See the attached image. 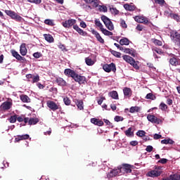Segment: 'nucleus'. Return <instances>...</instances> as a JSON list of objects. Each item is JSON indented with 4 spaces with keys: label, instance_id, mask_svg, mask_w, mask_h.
Wrapping results in <instances>:
<instances>
[{
    "label": "nucleus",
    "instance_id": "54",
    "mask_svg": "<svg viewBox=\"0 0 180 180\" xmlns=\"http://www.w3.org/2000/svg\"><path fill=\"white\" fill-rule=\"evenodd\" d=\"M120 26L122 27H124V29H127V24H126V21H124V20H121V21H120Z\"/></svg>",
    "mask_w": 180,
    "mask_h": 180
},
{
    "label": "nucleus",
    "instance_id": "53",
    "mask_svg": "<svg viewBox=\"0 0 180 180\" xmlns=\"http://www.w3.org/2000/svg\"><path fill=\"white\" fill-rule=\"evenodd\" d=\"M77 32L81 36H86V34H87L86 32L83 31L82 29H81V28H79Z\"/></svg>",
    "mask_w": 180,
    "mask_h": 180
},
{
    "label": "nucleus",
    "instance_id": "49",
    "mask_svg": "<svg viewBox=\"0 0 180 180\" xmlns=\"http://www.w3.org/2000/svg\"><path fill=\"white\" fill-rule=\"evenodd\" d=\"M160 109H161V110H167V109H168V106L167 105V104L161 103L160 104Z\"/></svg>",
    "mask_w": 180,
    "mask_h": 180
},
{
    "label": "nucleus",
    "instance_id": "57",
    "mask_svg": "<svg viewBox=\"0 0 180 180\" xmlns=\"http://www.w3.org/2000/svg\"><path fill=\"white\" fill-rule=\"evenodd\" d=\"M162 138V135L158 134H155L153 135V139L154 140H160V139Z\"/></svg>",
    "mask_w": 180,
    "mask_h": 180
},
{
    "label": "nucleus",
    "instance_id": "5",
    "mask_svg": "<svg viewBox=\"0 0 180 180\" xmlns=\"http://www.w3.org/2000/svg\"><path fill=\"white\" fill-rule=\"evenodd\" d=\"M103 69L105 72H116V65L114 63H111L110 64H105L103 65Z\"/></svg>",
    "mask_w": 180,
    "mask_h": 180
},
{
    "label": "nucleus",
    "instance_id": "50",
    "mask_svg": "<svg viewBox=\"0 0 180 180\" xmlns=\"http://www.w3.org/2000/svg\"><path fill=\"white\" fill-rule=\"evenodd\" d=\"M45 25H48L49 26H54V23L53 22V20L47 19L44 20Z\"/></svg>",
    "mask_w": 180,
    "mask_h": 180
},
{
    "label": "nucleus",
    "instance_id": "38",
    "mask_svg": "<svg viewBox=\"0 0 180 180\" xmlns=\"http://www.w3.org/2000/svg\"><path fill=\"white\" fill-rule=\"evenodd\" d=\"M161 143L162 144H173L174 141L171 139H163V140L161 141Z\"/></svg>",
    "mask_w": 180,
    "mask_h": 180
},
{
    "label": "nucleus",
    "instance_id": "44",
    "mask_svg": "<svg viewBox=\"0 0 180 180\" xmlns=\"http://www.w3.org/2000/svg\"><path fill=\"white\" fill-rule=\"evenodd\" d=\"M136 136H138V137H144L146 136V132L143 130H139L136 132Z\"/></svg>",
    "mask_w": 180,
    "mask_h": 180
},
{
    "label": "nucleus",
    "instance_id": "11",
    "mask_svg": "<svg viewBox=\"0 0 180 180\" xmlns=\"http://www.w3.org/2000/svg\"><path fill=\"white\" fill-rule=\"evenodd\" d=\"M77 23V20L75 19H70L65 20V22H63V27H66L68 29H70V27H72L74 25Z\"/></svg>",
    "mask_w": 180,
    "mask_h": 180
},
{
    "label": "nucleus",
    "instance_id": "40",
    "mask_svg": "<svg viewBox=\"0 0 180 180\" xmlns=\"http://www.w3.org/2000/svg\"><path fill=\"white\" fill-rule=\"evenodd\" d=\"M152 41L155 46H162V41L156 39H152Z\"/></svg>",
    "mask_w": 180,
    "mask_h": 180
},
{
    "label": "nucleus",
    "instance_id": "51",
    "mask_svg": "<svg viewBox=\"0 0 180 180\" xmlns=\"http://www.w3.org/2000/svg\"><path fill=\"white\" fill-rule=\"evenodd\" d=\"M33 57H34V58H40V57H43V54L40 52H35L33 53Z\"/></svg>",
    "mask_w": 180,
    "mask_h": 180
},
{
    "label": "nucleus",
    "instance_id": "6",
    "mask_svg": "<svg viewBox=\"0 0 180 180\" xmlns=\"http://www.w3.org/2000/svg\"><path fill=\"white\" fill-rule=\"evenodd\" d=\"M46 105L51 110H53V112H56V110H58V109H61V106H60V104L56 103V102L53 101H48L46 102Z\"/></svg>",
    "mask_w": 180,
    "mask_h": 180
},
{
    "label": "nucleus",
    "instance_id": "2",
    "mask_svg": "<svg viewBox=\"0 0 180 180\" xmlns=\"http://www.w3.org/2000/svg\"><path fill=\"white\" fill-rule=\"evenodd\" d=\"M101 20L103 22L105 27L108 29V30H114L115 26L113 25V22H112V20L109 18H108L106 15H101Z\"/></svg>",
    "mask_w": 180,
    "mask_h": 180
},
{
    "label": "nucleus",
    "instance_id": "61",
    "mask_svg": "<svg viewBox=\"0 0 180 180\" xmlns=\"http://www.w3.org/2000/svg\"><path fill=\"white\" fill-rule=\"evenodd\" d=\"M153 146H148L146 148V150L148 152V153H151V151H153Z\"/></svg>",
    "mask_w": 180,
    "mask_h": 180
},
{
    "label": "nucleus",
    "instance_id": "52",
    "mask_svg": "<svg viewBox=\"0 0 180 180\" xmlns=\"http://www.w3.org/2000/svg\"><path fill=\"white\" fill-rule=\"evenodd\" d=\"M153 51H155V53H157V54H164V52L162 51V49H160L158 48H155L153 49Z\"/></svg>",
    "mask_w": 180,
    "mask_h": 180
},
{
    "label": "nucleus",
    "instance_id": "8",
    "mask_svg": "<svg viewBox=\"0 0 180 180\" xmlns=\"http://www.w3.org/2000/svg\"><path fill=\"white\" fill-rule=\"evenodd\" d=\"M147 119L148 122H150L151 123H154L156 124H160V123H162V121L161 120V119L158 118L157 117L153 115H150V114L148 115Z\"/></svg>",
    "mask_w": 180,
    "mask_h": 180
},
{
    "label": "nucleus",
    "instance_id": "31",
    "mask_svg": "<svg viewBox=\"0 0 180 180\" xmlns=\"http://www.w3.org/2000/svg\"><path fill=\"white\" fill-rule=\"evenodd\" d=\"M44 36L45 40H46V41H49V43H53V41H54V38H53V36L50 35V34H45Z\"/></svg>",
    "mask_w": 180,
    "mask_h": 180
},
{
    "label": "nucleus",
    "instance_id": "1",
    "mask_svg": "<svg viewBox=\"0 0 180 180\" xmlns=\"http://www.w3.org/2000/svg\"><path fill=\"white\" fill-rule=\"evenodd\" d=\"M133 168H134V166L124 163L118 167L117 169L111 170L110 173L107 174V178H113V176H117V175H122L123 174H130Z\"/></svg>",
    "mask_w": 180,
    "mask_h": 180
},
{
    "label": "nucleus",
    "instance_id": "29",
    "mask_svg": "<svg viewBox=\"0 0 180 180\" xmlns=\"http://www.w3.org/2000/svg\"><path fill=\"white\" fill-rule=\"evenodd\" d=\"M120 44L121 46H129L130 44V40L127 38H123L120 40Z\"/></svg>",
    "mask_w": 180,
    "mask_h": 180
},
{
    "label": "nucleus",
    "instance_id": "12",
    "mask_svg": "<svg viewBox=\"0 0 180 180\" xmlns=\"http://www.w3.org/2000/svg\"><path fill=\"white\" fill-rule=\"evenodd\" d=\"M134 20L135 22H137V23H143V25H145V23H147V18L144 17V16H141V15H136L134 17Z\"/></svg>",
    "mask_w": 180,
    "mask_h": 180
},
{
    "label": "nucleus",
    "instance_id": "21",
    "mask_svg": "<svg viewBox=\"0 0 180 180\" xmlns=\"http://www.w3.org/2000/svg\"><path fill=\"white\" fill-rule=\"evenodd\" d=\"M20 53L22 56H25L27 54V49L26 48V44L23 43L20 45Z\"/></svg>",
    "mask_w": 180,
    "mask_h": 180
},
{
    "label": "nucleus",
    "instance_id": "41",
    "mask_svg": "<svg viewBox=\"0 0 180 180\" xmlns=\"http://www.w3.org/2000/svg\"><path fill=\"white\" fill-rule=\"evenodd\" d=\"M171 18L172 19H174V20H176V22H180V16L178 14L172 13L170 14Z\"/></svg>",
    "mask_w": 180,
    "mask_h": 180
},
{
    "label": "nucleus",
    "instance_id": "47",
    "mask_svg": "<svg viewBox=\"0 0 180 180\" xmlns=\"http://www.w3.org/2000/svg\"><path fill=\"white\" fill-rule=\"evenodd\" d=\"M131 65H132V67H134L135 70H140V66H139V62H136L135 60H134V63H132Z\"/></svg>",
    "mask_w": 180,
    "mask_h": 180
},
{
    "label": "nucleus",
    "instance_id": "45",
    "mask_svg": "<svg viewBox=\"0 0 180 180\" xmlns=\"http://www.w3.org/2000/svg\"><path fill=\"white\" fill-rule=\"evenodd\" d=\"M30 4H34L35 5H40L41 0H27Z\"/></svg>",
    "mask_w": 180,
    "mask_h": 180
},
{
    "label": "nucleus",
    "instance_id": "13",
    "mask_svg": "<svg viewBox=\"0 0 180 180\" xmlns=\"http://www.w3.org/2000/svg\"><path fill=\"white\" fill-rule=\"evenodd\" d=\"M91 33H92V34L95 35V37L96 38L98 41H99V43H101V44H103V43H105V40L102 38V37L101 36L99 32H98L95 30H91Z\"/></svg>",
    "mask_w": 180,
    "mask_h": 180
},
{
    "label": "nucleus",
    "instance_id": "7",
    "mask_svg": "<svg viewBox=\"0 0 180 180\" xmlns=\"http://www.w3.org/2000/svg\"><path fill=\"white\" fill-rule=\"evenodd\" d=\"M40 120L37 117H25L24 118V122L28 123L30 126L37 124Z\"/></svg>",
    "mask_w": 180,
    "mask_h": 180
},
{
    "label": "nucleus",
    "instance_id": "27",
    "mask_svg": "<svg viewBox=\"0 0 180 180\" xmlns=\"http://www.w3.org/2000/svg\"><path fill=\"white\" fill-rule=\"evenodd\" d=\"M124 8L126 11H129L130 12H133V11H136V6L130 5L129 4H124Z\"/></svg>",
    "mask_w": 180,
    "mask_h": 180
},
{
    "label": "nucleus",
    "instance_id": "39",
    "mask_svg": "<svg viewBox=\"0 0 180 180\" xmlns=\"http://www.w3.org/2000/svg\"><path fill=\"white\" fill-rule=\"evenodd\" d=\"M110 11L112 13V15H119V11L116 8L110 7Z\"/></svg>",
    "mask_w": 180,
    "mask_h": 180
},
{
    "label": "nucleus",
    "instance_id": "18",
    "mask_svg": "<svg viewBox=\"0 0 180 180\" xmlns=\"http://www.w3.org/2000/svg\"><path fill=\"white\" fill-rule=\"evenodd\" d=\"M30 137V136H29V134L18 135L15 139V141H16V143H19L21 140H29Z\"/></svg>",
    "mask_w": 180,
    "mask_h": 180
},
{
    "label": "nucleus",
    "instance_id": "37",
    "mask_svg": "<svg viewBox=\"0 0 180 180\" xmlns=\"http://www.w3.org/2000/svg\"><path fill=\"white\" fill-rule=\"evenodd\" d=\"M85 63L86 64V65H94V64H95V61H94L92 59L89 58H85Z\"/></svg>",
    "mask_w": 180,
    "mask_h": 180
},
{
    "label": "nucleus",
    "instance_id": "33",
    "mask_svg": "<svg viewBox=\"0 0 180 180\" xmlns=\"http://www.w3.org/2000/svg\"><path fill=\"white\" fill-rule=\"evenodd\" d=\"M140 112V107L137 106H132L129 108V112L130 113H136Z\"/></svg>",
    "mask_w": 180,
    "mask_h": 180
},
{
    "label": "nucleus",
    "instance_id": "36",
    "mask_svg": "<svg viewBox=\"0 0 180 180\" xmlns=\"http://www.w3.org/2000/svg\"><path fill=\"white\" fill-rule=\"evenodd\" d=\"M110 53L111 54H112V56H114L117 58H120V57L122 56V53L120 52H117L114 50H110Z\"/></svg>",
    "mask_w": 180,
    "mask_h": 180
},
{
    "label": "nucleus",
    "instance_id": "43",
    "mask_svg": "<svg viewBox=\"0 0 180 180\" xmlns=\"http://www.w3.org/2000/svg\"><path fill=\"white\" fill-rule=\"evenodd\" d=\"M17 119H18V115H15L11 116L8 119V120H9L10 123H16Z\"/></svg>",
    "mask_w": 180,
    "mask_h": 180
},
{
    "label": "nucleus",
    "instance_id": "42",
    "mask_svg": "<svg viewBox=\"0 0 180 180\" xmlns=\"http://www.w3.org/2000/svg\"><path fill=\"white\" fill-rule=\"evenodd\" d=\"M98 11L100 12H108V7H106L105 6H101V5H98Z\"/></svg>",
    "mask_w": 180,
    "mask_h": 180
},
{
    "label": "nucleus",
    "instance_id": "24",
    "mask_svg": "<svg viewBox=\"0 0 180 180\" xmlns=\"http://www.w3.org/2000/svg\"><path fill=\"white\" fill-rule=\"evenodd\" d=\"M20 99L24 103H30V98L27 96L26 94H22L20 96Z\"/></svg>",
    "mask_w": 180,
    "mask_h": 180
},
{
    "label": "nucleus",
    "instance_id": "48",
    "mask_svg": "<svg viewBox=\"0 0 180 180\" xmlns=\"http://www.w3.org/2000/svg\"><path fill=\"white\" fill-rule=\"evenodd\" d=\"M39 81H40V76H39V75H37L36 76L32 77V84L39 82Z\"/></svg>",
    "mask_w": 180,
    "mask_h": 180
},
{
    "label": "nucleus",
    "instance_id": "14",
    "mask_svg": "<svg viewBox=\"0 0 180 180\" xmlns=\"http://www.w3.org/2000/svg\"><path fill=\"white\" fill-rule=\"evenodd\" d=\"M123 93L125 98H130L133 95V91L129 87H124L123 89Z\"/></svg>",
    "mask_w": 180,
    "mask_h": 180
},
{
    "label": "nucleus",
    "instance_id": "4",
    "mask_svg": "<svg viewBox=\"0 0 180 180\" xmlns=\"http://www.w3.org/2000/svg\"><path fill=\"white\" fill-rule=\"evenodd\" d=\"M72 79L75 81V82H78V84L80 85H85V83L86 82V77L79 75L78 73H75Z\"/></svg>",
    "mask_w": 180,
    "mask_h": 180
},
{
    "label": "nucleus",
    "instance_id": "32",
    "mask_svg": "<svg viewBox=\"0 0 180 180\" xmlns=\"http://www.w3.org/2000/svg\"><path fill=\"white\" fill-rule=\"evenodd\" d=\"M110 96L112 98V99H119V94H117V91H112L109 93Z\"/></svg>",
    "mask_w": 180,
    "mask_h": 180
},
{
    "label": "nucleus",
    "instance_id": "55",
    "mask_svg": "<svg viewBox=\"0 0 180 180\" xmlns=\"http://www.w3.org/2000/svg\"><path fill=\"white\" fill-rule=\"evenodd\" d=\"M114 120L115 122H123V117H120L119 115H117V116L115 117Z\"/></svg>",
    "mask_w": 180,
    "mask_h": 180
},
{
    "label": "nucleus",
    "instance_id": "23",
    "mask_svg": "<svg viewBox=\"0 0 180 180\" xmlns=\"http://www.w3.org/2000/svg\"><path fill=\"white\" fill-rule=\"evenodd\" d=\"M86 4H91L93 8H98L99 6V4H101V1L99 0H86Z\"/></svg>",
    "mask_w": 180,
    "mask_h": 180
},
{
    "label": "nucleus",
    "instance_id": "56",
    "mask_svg": "<svg viewBox=\"0 0 180 180\" xmlns=\"http://www.w3.org/2000/svg\"><path fill=\"white\" fill-rule=\"evenodd\" d=\"M155 4H158V5H164L165 4V0H154Z\"/></svg>",
    "mask_w": 180,
    "mask_h": 180
},
{
    "label": "nucleus",
    "instance_id": "25",
    "mask_svg": "<svg viewBox=\"0 0 180 180\" xmlns=\"http://www.w3.org/2000/svg\"><path fill=\"white\" fill-rule=\"evenodd\" d=\"M123 60L126 61V63H128V64L131 65L132 63H134V58H131L129 55H124L122 56Z\"/></svg>",
    "mask_w": 180,
    "mask_h": 180
},
{
    "label": "nucleus",
    "instance_id": "17",
    "mask_svg": "<svg viewBox=\"0 0 180 180\" xmlns=\"http://www.w3.org/2000/svg\"><path fill=\"white\" fill-rule=\"evenodd\" d=\"M169 63L173 67H176V65H180V60H178V59L175 57L170 58L169 59Z\"/></svg>",
    "mask_w": 180,
    "mask_h": 180
},
{
    "label": "nucleus",
    "instance_id": "35",
    "mask_svg": "<svg viewBox=\"0 0 180 180\" xmlns=\"http://www.w3.org/2000/svg\"><path fill=\"white\" fill-rule=\"evenodd\" d=\"M145 98L146 99H150L151 101H155V99H157V97L152 93L148 94Z\"/></svg>",
    "mask_w": 180,
    "mask_h": 180
},
{
    "label": "nucleus",
    "instance_id": "15",
    "mask_svg": "<svg viewBox=\"0 0 180 180\" xmlns=\"http://www.w3.org/2000/svg\"><path fill=\"white\" fill-rule=\"evenodd\" d=\"M56 82L59 86H67V82L62 77H56Z\"/></svg>",
    "mask_w": 180,
    "mask_h": 180
},
{
    "label": "nucleus",
    "instance_id": "19",
    "mask_svg": "<svg viewBox=\"0 0 180 180\" xmlns=\"http://www.w3.org/2000/svg\"><path fill=\"white\" fill-rule=\"evenodd\" d=\"M91 123H92L93 124H95L96 126H99V127L103 126L104 124L103 121L98 118H91Z\"/></svg>",
    "mask_w": 180,
    "mask_h": 180
},
{
    "label": "nucleus",
    "instance_id": "28",
    "mask_svg": "<svg viewBox=\"0 0 180 180\" xmlns=\"http://www.w3.org/2000/svg\"><path fill=\"white\" fill-rule=\"evenodd\" d=\"M75 103L79 109V110H84V101L82 100H75Z\"/></svg>",
    "mask_w": 180,
    "mask_h": 180
},
{
    "label": "nucleus",
    "instance_id": "20",
    "mask_svg": "<svg viewBox=\"0 0 180 180\" xmlns=\"http://www.w3.org/2000/svg\"><path fill=\"white\" fill-rule=\"evenodd\" d=\"M76 73L77 72H75V71L70 68L65 69L64 71L65 75H66V77H70L71 78H74V76L75 75Z\"/></svg>",
    "mask_w": 180,
    "mask_h": 180
},
{
    "label": "nucleus",
    "instance_id": "63",
    "mask_svg": "<svg viewBox=\"0 0 180 180\" xmlns=\"http://www.w3.org/2000/svg\"><path fill=\"white\" fill-rule=\"evenodd\" d=\"M168 162V160L163 158L158 161V162H160V164H167Z\"/></svg>",
    "mask_w": 180,
    "mask_h": 180
},
{
    "label": "nucleus",
    "instance_id": "10",
    "mask_svg": "<svg viewBox=\"0 0 180 180\" xmlns=\"http://www.w3.org/2000/svg\"><path fill=\"white\" fill-rule=\"evenodd\" d=\"M11 108H12V102L11 101H5L0 105V110L3 112L9 110Z\"/></svg>",
    "mask_w": 180,
    "mask_h": 180
},
{
    "label": "nucleus",
    "instance_id": "9",
    "mask_svg": "<svg viewBox=\"0 0 180 180\" xmlns=\"http://www.w3.org/2000/svg\"><path fill=\"white\" fill-rule=\"evenodd\" d=\"M11 53L13 57L16 58L18 61H21V63H25V61H26V58L25 57H22V56H20L15 50L11 49Z\"/></svg>",
    "mask_w": 180,
    "mask_h": 180
},
{
    "label": "nucleus",
    "instance_id": "30",
    "mask_svg": "<svg viewBox=\"0 0 180 180\" xmlns=\"http://www.w3.org/2000/svg\"><path fill=\"white\" fill-rule=\"evenodd\" d=\"M100 30L102 32V34H104L105 36H113V32H112L103 27L102 29H101Z\"/></svg>",
    "mask_w": 180,
    "mask_h": 180
},
{
    "label": "nucleus",
    "instance_id": "3",
    "mask_svg": "<svg viewBox=\"0 0 180 180\" xmlns=\"http://www.w3.org/2000/svg\"><path fill=\"white\" fill-rule=\"evenodd\" d=\"M5 13H6L8 15V16H10V18H11V19L16 20V22H22V20H23V18H22V16L18 15V13H16L15 11L5 10Z\"/></svg>",
    "mask_w": 180,
    "mask_h": 180
},
{
    "label": "nucleus",
    "instance_id": "26",
    "mask_svg": "<svg viewBox=\"0 0 180 180\" xmlns=\"http://www.w3.org/2000/svg\"><path fill=\"white\" fill-rule=\"evenodd\" d=\"M180 179V174H171L169 177L163 179V180H179Z\"/></svg>",
    "mask_w": 180,
    "mask_h": 180
},
{
    "label": "nucleus",
    "instance_id": "64",
    "mask_svg": "<svg viewBox=\"0 0 180 180\" xmlns=\"http://www.w3.org/2000/svg\"><path fill=\"white\" fill-rule=\"evenodd\" d=\"M3 165L5 168H8V167H9V162H8L6 160H4Z\"/></svg>",
    "mask_w": 180,
    "mask_h": 180
},
{
    "label": "nucleus",
    "instance_id": "16",
    "mask_svg": "<svg viewBox=\"0 0 180 180\" xmlns=\"http://www.w3.org/2000/svg\"><path fill=\"white\" fill-rule=\"evenodd\" d=\"M147 175L148 176H150L151 178H155L161 175V172L158 170H151L150 172H148Z\"/></svg>",
    "mask_w": 180,
    "mask_h": 180
},
{
    "label": "nucleus",
    "instance_id": "59",
    "mask_svg": "<svg viewBox=\"0 0 180 180\" xmlns=\"http://www.w3.org/2000/svg\"><path fill=\"white\" fill-rule=\"evenodd\" d=\"M147 65L148 68H150L151 70H155V67H154V64L152 63H148Z\"/></svg>",
    "mask_w": 180,
    "mask_h": 180
},
{
    "label": "nucleus",
    "instance_id": "22",
    "mask_svg": "<svg viewBox=\"0 0 180 180\" xmlns=\"http://www.w3.org/2000/svg\"><path fill=\"white\" fill-rule=\"evenodd\" d=\"M124 134L127 137H134V130H133V127H129L127 130L124 131Z\"/></svg>",
    "mask_w": 180,
    "mask_h": 180
},
{
    "label": "nucleus",
    "instance_id": "46",
    "mask_svg": "<svg viewBox=\"0 0 180 180\" xmlns=\"http://www.w3.org/2000/svg\"><path fill=\"white\" fill-rule=\"evenodd\" d=\"M63 102H64L65 105H66L67 106H70V105H71V100H70V98H68V97H65L63 98Z\"/></svg>",
    "mask_w": 180,
    "mask_h": 180
},
{
    "label": "nucleus",
    "instance_id": "60",
    "mask_svg": "<svg viewBox=\"0 0 180 180\" xmlns=\"http://www.w3.org/2000/svg\"><path fill=\"white\" fill-rule=\"evenodd\" d=\"M49 92H53V94H57L58 89L56 87H52L49 89Z\"/></svg>",
    "mask_w": 180,
    "mask_h": 180
},
{
    "label": "nucleus",
    "instance_id": "62",
    "mask_svg": "<svg viewBox=\"0 0 180 180\" xmlns=\"http://www.w3.org/2000/svg\"><path fill=\"white\" fill-rule=\"evenodd\" d=\"M129 54L131 55L132 57H136V50L131 49Z\"/></svg>",
    "mask_w": 180,
    "mask_h": 180
},
{
    "label": "nucleus",
    "instance_id": "34",
    "mask_svg": "<svg viewBox=\"0 0 180 180\" xmlns=\"http://www.w3.org/2000/svg\"><path fill=\"white\" fill-rule=\"evenodd\" d=\"M94 23L96 26V27H98L101 30L103 29V25H102V22H101V20L99 19H96L94 20Z\"/></svg>",
    "mask_w": 180,
    "mask_h": 180
},
{
    "label": "nucleus",
    "instance_id": "58",
    "mask_svg": "<svg viewBox=\"0 0 180 180\" xmlns=\"http://www.w3.org/2000/svg\"><path fill=\"white\" fill-rule=\"evenodd\" d=\"M136 29L139 30V32H142L143 29H144V26L139 24L136 26Z\"/></svg>",
    "mask_w": 180,
    "mask_h": 180
}]
</instances>
